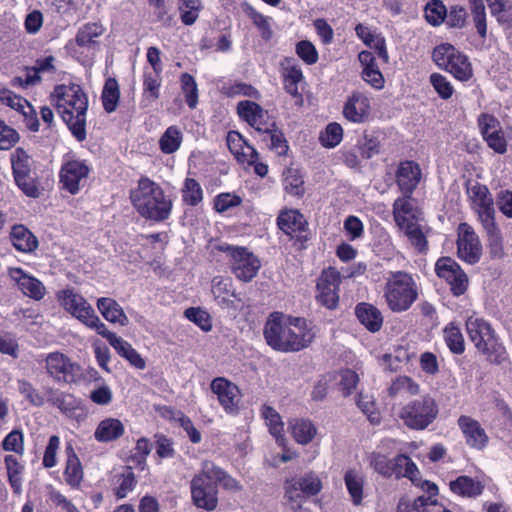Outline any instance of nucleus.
Instances as JSON below:
<instances>
[{
	"instance_id": "nucleus-1",
	"label": "nucleus",
	"mask_w": 512,
	"mask_h": 512,
	"mask_svg": "<svg viewBox=\"0 0 512 512\" xmlns=\"http://www.w3.org/2000/svg\"><path fill=\"white\" fill-rule=\"evenodd\" d=\"M315 331L305 318L272 313L264 327L267 344L275 351L298 352L307 348L315 338Z\"/></svg>"
},
{
	"instance_id": "nucleus-2",
	"label": "nucleus",
	"mask_w": 512,
	"mask_h": 512,
	"mask_svg": "<svg viewBox=\"0 0 512 512\" xmlns=\"http://www.w3.org/2000/svg\"><path fill=\"white\" fill-rule=\"evenodd\" d=\"M218 485L232 492L241 490L240 483L226 471L212 461H203L190 482L194 505L207 511L214 510L218 505Z\"/></svg>"
},
{
	"instance_id": "nucleus-3",
	"label": "nucleus",
	"mask_w": 512,
	"mask_h": 512,
	"mask_svg": "<svg viewBox=\"0 0 512 512\" xmlns=\"http://www.w3.org/2000/svg\"><path fill=\"white\" fill-rule=\"evenodd\" d=\"M57 111L78 141L86 139L88 97L78 85H59L51 95Z\"/></svg>"
},
{
	"instance_id": "nucleus-4",
	"label": "nucleus",
	"mask_w": 512,
	"mask_h": 512,
	"mask_svg": "<svg viewBox=\"0 0 512 512\" xmlns=\"http://www.w3.org/2000/svg\"><path fill=\"white\" fill-rule=\"evenodd\" d=\"M131 201L139 214L147 219L163 221L171 213L172 201L163 189L148 178H141L131 192Z\"/></svg>"
},
{
	"instance_id": "nucleus-5",
	"label": "nucleus",
	"mask_w": 512,
	"mask_h": 512,
	"mask_svg": "<svg viewBox=\"0 0 512 512\" xmlns=\"http://www.w3.org/2000/svg\"><path fill=\"white\" fill-rule=\"evenodd\" d=\"M468 196L478 219L485 230L491 253L499 255L502 250V236L495 222V209L492 195L486 185L475 183L468 187Z\"/></svg>"
},
{
	"instance_id": "nucleus-6",
	"label": "nucleus",
	"mask_w": 512,
	"mask_h": 512,
	"mask_svg": "<svg viewBox=\"0 0 512 512\" xmlns=\"http://www.w3.org/2000/svg\"><path fill=\"white\" fill-rule=\"evenodd\" d=\"M393 217L398 228L411 246L421 254L428 251L426 227L421 223V213L407 197H399L393 203Z\"/></svg>"
},
{
	"instance_id": "nucleus-7",
	"label": "nucleus",
	"mask_w": 512,
	"mask_h": 512,
	"mask_svg": "<svg viewBox=\"0 0 512 512\" xmlns=\"http://www.w3.org/2000/svg\"><path fill=\"white\" fill-rule=\"evenodd\" d=\"M418 295L419 288L411 274L404 271L389 273L384 284L383 297L392 312L402 313L409 310Z\"/></svg>"
},
{
	"instance_id": "nucleus-8",
	"label": "nucleus",
	"mask_w": 512,
	"mask_h": 512,
	"mask_svg": "<svg viewBox=\"0 0 512 512\" xmlns=\"http://www.w3.org/2000/svg\"><path fill=\"white\" fill-rule=\"evenodd\" d=\"M465 326L471 342L490 362L499 364L507 358L505 347L489 322L473 314L466 319Z\"/></svg>"
},
{
	"instance_id": "nucleus-9",
	"label": "nucleus",
	"mask_w": 512,
	"mask_h": 512,
	"mask_svg": "<svg viewBox=\"0 0 512 512\" xmlns=\"http://www.w3.org/2000/svg\"><path fill=\"white\" fill-rule=\"evenodd\" d=\"M438 415V404L430 395H424L404 405L399 417L404 424L413 430L427 428Z\"/></svg>"
},
{
	"instance_id": "nucleus-10",
	"label": "nucleus",
	"mask_w": 512,
	"mask_h": 512,
	"mask_svg": "<svg viewBox=\"0 0 512 512\" xmlns=\"http://www.w3.org/2000/svg\"><path fill=\"white\" fill-rule=\"evenodd\" d=\"M432 58L439 68L451 73L458 80L467 81L472 76L468 58L451 44L442 43L436 46Z\"/></svg>"
},
{
	"instance_id": "nucleus-11",
	"label": "nucleus",
	"mask_w": 512,
	"mask_h": 512,
	"mask_svg": "<svg viewBox=\"0 0 512 512\" xmlns=\"http://www.w3.org/2000/svg\"><path fill=\"white\" fill-rule=\"evenodd\" d=\"M57 296L64 309L87 328L97 332L104 325L93 307L79 293L72 289H65Z\"/></svg>"
},
{
	"instance_id": "nucleus-12",
	"label": "nucleus",
	"mask_w": 512,
	"mask_h": 512,
	"mask_svg": "<svg viewBox=\"0 0 512 512\" xmlns=\"http://www.w3.org/2000/svg\"><path fill=\"white\" fill-rule=\"evenodd\" d=\"M218 248L230 257L231 269L236 278L244 282H249L257 275L261 263L259 259L246 248L231 246L229 244H221Z\"/></svg>"
},
{
	"instance_id": "nucleus-13",
	"label": "nucleus",
	"mask_w": 512,
	"mask_h": 512,
	"mask_svg": "<svg viewBox=\"0 0 512 512\" xmlns=\"http://www.w3.org/2000/svg\"><path fill=\"white\" fill-rule=\"evenodd\" d=\"M45 371L57 383L76 382L80 366L61 352H51L44 358Z\"/></svg>"
},
{
	"instance_id": "nucleus-14",
	"label": "nucleus",
	"mask_w": 512,
	"mask_h": 512,
	"mask_svg": "<svg viewBox=\"0 0 512 512\" xmlns=\"http://www.w3.org/2000/svg\"><path fill=\"white\" fill-rule=\"evenodd\" d=\"M435 272L439 278L447 282L454 296H461L466 292L468 277L452 258H439L435 264Z\"/></svg>"
},
{
	"instance_id": "nucleus-15",
	"label": "nucleus",
	"mask_w": 512,
	"mask_h": 512,
	"mask_svg": "<svg viewBox=\"0 0 512 512\" xmlns=\"http://www.w3.org/2000/svg\"><path fill=\"white\" fill-rule=\"evenodd\" d=\"M90 168L85 161L65 159L60 170V183L71 194H77L84 187Z\"/></svg>"
},
{
	"instance_id": "nucleus-16",
	"label": "nucleus",
	"mask_w": 512,
	"mask_h": 512,
	"mask_svg": "<svg viewBox=\"0 0 512 512\" xmlns=\"http://www.w3.org/2000/svg\"><path fill=\"white\" fill-rule=\"evenodd\" d=\"M416 464L406 455L394 457L393 476L397 479L406 477L415 485L420 487L426 494L438 495V487L435 483L422 480L419 476Z\"/></svg>"
},
{
	"instance_id": "nucleus-17",
	"label": "nucleus",
	"mask_w": 512,
	"mask_h": 512,
	"mask_svg": "<svg viewBox=\"0 0 512 512\" xmlns=\"http://www.w3.org/2000/svg\"><path fill=\"white\" fill-rule=\"evenodd\" d=\"M457 253L460 259L469 264H475L480 260L481 244L473 228L467 223L459 225Z\"/></svg>"
},
{
	"instance_id": "nucleus-18",
	"label": "nucleus",
	"mask_w": 512,
	"mask_h": 512,
	"mask_svg": "<svg viewBox=\"0 0 512 512\" xmlns=\"http://www.w3.org/2000/svg\"><path fill=\"white\" fill-rule=\"evenodd\" d=\"M322 489V483L315 473H307L300 479L286 481L285 495L291 502L299 503L304 496H314Z\"/></svg>"
},
{
	"instance_id": "nucleus-19",
	"label": "nucleus",
	"mask_w": 512,
	"mask_h": 512,
	"mask_svg": "<svg viewBox=\"0 0 512 512\" xmlns=\"http://www.w3.org/2000/svg\"><path fill=\"white\" fill-rule=\"evenodd\" d=\"M237 114L259 133L273 129L274 122L269 119L267 111L254 101H240L237 104Z\"/></svg>"
},
{
	"instance_id": "nucleus-20",
	"label": "nucleus",
	"mask_w": 512,
	"mask_h": 512,
	"mask_svg": "<svg viewBox=\"0 0 512 512\" xmlns=\"http://www.w3.org/2000/svg\"><path fill=\"white\" fill-rule=\"evenodd\" d=\"M210 388L226 413L238 411L241 394L237 385L224 377H217L212 380Z\"/></svg>"
},
{
	"instance_id": "nucleus-21",
	"label": "nucleus",
	"mask_w": 512,
	"mask_h": 512,
	"mask_svg": "<svg viewBox=\"0 0 512 512\" xmlns=\"http://www.w3.org/2000/svg\"><path fill=\"white\" fill-rule=\"evenodd\" d=\"M339 273L332 268L324 270L317 282V300L328 309H333L338 303Z\"/></svg>"
},
{
	"instance_id": "nucleus-22",
	"label": "nucleus",
	"mask_w": 512,
	"mask_h": 512,
	"mask_svg": "<svg viewBox=\"0 0 512 512\" xmlns=\"http://www.w3.org/2000/svg\"><path fill=\"white\" fill-rule=\"evenodd\" d=\"M370 112V100L366 94L360 91H354L347 97L342 111L344 118L354 124L366 122Z\"/></svg>"
},
{
	"instance_id": "nucleus-23",
	"label": "nucleus",
	"mask_w": 512,
	"mask_h": 512,
	"mask_svg": "<svg viewBox=\"0 0 512 512\" xmlns=\"http://www.w3.org/2000/svg\"><path fill=\"white\" fill-rule=\"evenodd\" d=\"M457 423L469 447L482 450L487 446L489 441L488 435L477 420L470 416L462 415L458 418Z\"/></svg>"
},
{
	"instance_id": "nucleus-24",
	"label": "nucleus",
	"mask_w": 512,
	"mask_h": 512,
	"mask_svg": "<svg viewBox=\"0 0 512 512\" xmlns=\"http://www.w3.org/2000/svg\"><path fill=\"white\" fill-rule=\"evenodd\" d=\"M421 180V169L419 165L413 161H404L400 163L397 173L396 182L404 194L411 201V195Z\"/></svg>"
},
{
	"instance_id": "nucleus-25",
	"label": "nucleus",
	"mask_w": 512,
	"mask_h": 512,
	"mask_svg": "<svg viewBox=\"0 0 512 512\" xmlns=\"http://www.w3.org/2000/svg\"><path fill=\"white\" fill-rule=\"evenodd\" d=\"M211 292L217 304L223 309H236L240 301L229 277L216 276L211 282Z\"/></svg>"
},
{
	"instance_id": "nucleus-26",
	"label": "nucleus",
	"mask_w": 512,
	"mask_h": 512,
	"mask_svg": "<svg viewBox=\"0 0 512 512\" xmlns=\"http://www.w3.org/2000/svg\"><path fill=\"white\" fill-rule=\"evenodd\" d=\"M280 73L285 91L293 97L301 98L298 85L304 81V75L297 60L285 57L280 62Z\"/></svg>"
},
{
	"instance_id": "nucleus-27",
	"label": "nucleus",
	"mask_w": 512,
	"mask_h": 512,
	"mask_svg": "<svg viewBox=\"0 0 512 512\" xmlns=\"http://www.w3.org/2000/svg\"><path fill=\"white\" fill-rule=\"evenodd\" d=\"M437 495H421L413 500L402 497L397 505V512H452L435 498Z\"/></svg>"
},
{
	"instance_id": "nucleus-28",
	"label": "nucleus",
	"mask_w": 512,
	"mask_h": 512,
	"mask_svg": "<svg viewBox=\"0 0 512 512\" xmlns=\"http://www.w3.org/2000/svg\"><path fill=\"white\" fill-rule=\"evenodd\" d=\"M226 140L230 152L239 163L250 166L258 159L257 150L249 145L239 132H228Z\"/></svg>"
},
{
	"instance_id": "nucleus-29",
	"label": "nucleus",
	"mask_w": 512,
	"mask_h": 512,
	"mask_svg": "<svg viewBox=\"0 0 512 512\" xmlns=\"http://www.w3.org/2000/svg\"><path fill=\"white\" fill-rule=\"evenodd\" d=\"M11 278L18 284L19 289L24 295L40 300L45 295L44 285L35 277L27 275L21 268H11L9 270Z\"/></svg>"
},
{
	"instance_id": "nucleus-30",
	"label": "nucleus",
	"mask_w": 512,
	"mask_h": 512,
	"mask_svg": "<svg viewBox=\"0 0 512 512\" xmlns=\"http://www.w3.org/2000/svg\"><path fill=\"white\" fill-rule=\"evenodd\" d=\"M97 308L101 315L110 323L127 326L129 319L123 308L112 298L101 297L97 300Z\"/></svg>"
},
{
	"instance_id": "nucleus-31",
	"label": "nucleus",
	"mask_w": 512,
	"mask_h": 512,
	"mask_svg": "<svg viewBox=\"0 0 512 512\" xmlns=\"http://www.w3.org/2000/svg\"><path fill=\"white\" fill-rule=\"evenodd\" d=\"M355 32L365 45L376 51L378 57L381 58L383 62L388 63L389 55L384 37L380 34L373 33L369 27L363 24H358L355 27Z\"/></svg>"
},
{
	"instance_id": "nucleus-32",
	"label": "nucleus",
	"mask_w": 512,
	"mask_h": 512,
	"mask_svg": "<svg viewBox=\"0 0 512 512\" xmlns=\"http://www.w3.org/2000/svg\"><path fill=\"white\" fill-rule=\"evenodd\" d=\"M123 423L116 418L102 420L95 429L94 437L98 442L106 443L117 440L124 434Z\"/></svg>"
},
{
	"instance_id": "nucleus-33",
	"label": "nucleus",
	"mask_w": 512,
	"mask_h": 512,
	"mask_svg": "<svg viewBox=\"0 0 512 512\" xmlns=\"http://www.w3.org/2000/svg\"><path fill=\"white\" fill-rule=\"evenodd\" d=\"M10 238L13 246L20 252L30 253L38 247V240L24 225L12 227Z\"/></svg>"
},
{
	"instance_id": "nucleus-34",
	"label": "nucleus",
	"mask_w": 512,
	"mask_h": 512,
	"mask_svg": "<svg viewBox=\"0 0 512 512\" xmlns=\"http://www.w3.org/2000/svg\"><path fill=\"white\" fill-rule=\"evenodd\" d=\"M358 320L369 331L377 332L381 329L383 324V317L381 312L371 304L360 303L355 309Z\"/></svg>"
},
{
	"instance_id": "nucleus-35",
	"label": "nucleus",
	"mask_w": 512,
	"mask_h": 512,
	"mask_svg": "<svg viewBox=\"0 0 512 512\" xmlns=\"http://www.w3.org/2000/svg\"><path fill=\"white\" fill-rule=\"evenodd\" d=\"M449 487L454 494L468 498L479 496L484 488L480 481L464 475L450 481Z\"/></svg>"
},
{
	"instance_id": "nucleus-36",
	"label": "nucleus",
	"mask_w": 512,
	"mask_h": 512,
	"mask_svg": "<svg viewBox=\"0 0 512 512\" xmlns=\"http://www.w3.org/2000/svg\"><path fill=\"white\" fill-rule=\"evenodd\" d=\"M346 489L353 505L359 506L364 498V476L355 469H349L344 475Z\"/></svg>"
},
{
	"instance_id": "nucleus-37",
	"label": "nucleus",
	"mask_w": 512,
	"mask_h": 512,
	"mask_svg": "<svg viewBox=\"0 0 512 512\" xmlns=\"http://www.w3.org/2000/svg\"><path fill=\"white\" fill-rule=\"evenodd\" d=\"M305 223L303 215L294 209L282 211L277 219L278 227L288 235L303 231Z\"/></svg>"
},
{
	"instance_id": "nucleus-38",
	"label": "nucleus",
	"mask_w": 512,
	"mask_h": 512,
	"mask_svg": "<svg viewBox=\"0 0 512 512\" xmlns=\"http://www.w3.org/2000/svg\"><path fill=\"white\" fill-rule=\"evenodd\" d=\"M14 179L36 171L32 157L21 147L10 155Z\"/></svg>"
},
{
	"instance_id": "nucleus-39",
	"label": "nucleus",
	"mask_w": 512,
	"mask_h": 512,
	"mask_svg": "<svg viewBox=\"0 0 512 512\" xmlns=\"http://www.w3.org/2000/svg\"><path fill=\"white\" fill-rule=\"evenodd\" d=\"M295 441L305 445L310 443L316 435V427L307 419H293L289 423Z\"/></svg>"
},
{
	"instance_id": "nucleus-40",
	"label": "nucleus",
	"mask_w": 512,
	"mask_h": 512,
	"mask_svg": "<svg viewBox=\"0 0 512 512\" xmlns=\"http://www.w3.org/2000/svg\"><path fill=\"white\" fill-rule=\"evenodd\" d=\"M262 416L265 419L269 432L275 437L277 442L283 444L284 442V423L280 414L271 406L264 405L261 410Z\"/></svg>"
},
{
	"instance_id": "nucleus-41",
	"label": "nucleus",
	"mask_w": 512,
	"mask_h": 512,
	"mask_svg": "<svg viewBox=\"0 0 512 512\" xmlns=\"http://www.w3.org/2000/svg\"><path fill=\"white\" fill-rule=\"evenodd\" d=\"M183 141V134L177 126H169L159 139V147L164 154L176 152Z\"/></svg>"
},
{
	"instance_id": "nucleus-42",
	"label": "nucleus",
	"mask_w": 512,
	"mask_h": 512,
	"mask_svg": "<svg viewBox=\"0 0 512 512\" xmlns=\"http://www.w3.org/2000/svg\"><path fill=\"white\" fill-rule=\"evenodd\" d=\"M67 452L68 457L64 471L65 480L71 487H78L83 478L82 466L72 448H67Z\"/></svg>"
},
{
	"instance_id": "nucleus-43",
	"label": "nucleus",
	"mask_w": 512,
	"mask_h": 512,
	"mask_svg": "<svg viewBox=\"0 0 512 512\" xmlns=\"http://www.w3.org/2000/svg\"><path fill=\"white\" fill-rule=\"evenodd\" d=\"M15 183L18 188L30 198H39L43 194V187L39 181L37 172L26 174L20 178H15Z\"/></svg>"
},
{
	"instance_id": "nucleus-44",
	"label": "nucleus",
	"mask_w": 512,
	"mask_h": 512,
	"mask_svg": "<svg viewBox=\"0 0 512 512\" xmlns=\"http://www.w3.org/2000/svg\"><path fill=\"white\" fill-rule=\"evenodd\" d=\"M420 391L419 385L409 376H397L388 388L390 396L407 394L410 396L417 395Z\"/></svg>"
},
{
	"instance_id": "nucleus-45",
	"label": "nucleus",
	"mask_w": 512,
	"mask_h": 512,
	"mask_svg": "<svg viewBox=\"0 0 512 512\" xmlns=\"http://www.w3.org/2000/svg\"><path fill=\"white\" fill-rule=\"evenodd\" d=\"M444 340L450 351L454 354H462L465 350L464 338L458 326L453 323L443 330Z\"/></svg>"
},
{
	"instance_id": "nucleus-46",
	"label": "nucleus",
	"mask_w": 512,
	"mask_h": 512,
	"mask_svg": "<svg viewBox=\"0 0 512 512\" xmlns=\"http://www.w3.org/2000/svg\"><path fill=\"white\" fill-rule=\"evenodd\" d=\"M120 97L119 85L116 79L108 78L102 91V102L105 111L111 113L116 110Z\"/></svg>"
},
{
	"instance_id": "nucleus-47",
	"label": "nucleus",
	"mask_w": 512,
	"mask_h": 512,
	"mask_svg": "<svg viewBox=\"0 0 512 512\" xmlns=\"http://www.w3.org/2000/svg\"><path fill=\"white\" fill-rule=\"evenodd\" d=\"M104 32L102 25L97 23H88L84 25L76 34V43L81 47H90L96 44L94 38L101 36Z\"/></svg>"
},
{
	"instance_id": "nucleus-48",
	"label": "nucleus",
	"mask_w": 512,
	"mask_h": 512,
	"mask_svg": "<svg viewBox=\"0 0 512 512\" xmlns=\"http://www.w3.org/2000/svg\"><path fill=\"white\" fill-rule=\"evenodd\" d=\"M5 465L10 485L13 491L19 494L22 488L23 466L18 462L17 458L13 455H7L5 457Z\"/></svg>"
},
{
	"instance_id": "nucleus-49",
	"label": "nucleus",
	"mask_w": 512,
	"mask_h": 512,
	"mask_svg": "<svg viewBox=\"0 0 512 512\" xmlns=\"http://www.w3.org/2000/svg\"><path fill=\"white\" fill-rule=\"evenodd\" d=\"M222 93L227 97L246 96L253 99H260L259 91L252 85L244 82H231L223 85Z\"/></svg>"
},
{
	"instance_id": "nucleus-50",
	"label": "nucleus",
	"mask_w": 512,
	"mask_h": 512,
	"mask_svg": "<svg viewBox=\"0 0 512 512\" xmlns=\"http://www.w3.org/2000/svg\"><path fill=\"white\" fill-rule=\"evenodd\" d=\"M136 485V479L131 468H127L123 473L116 476L114 493L118 499L125 498Z\"/></svg>"
},
{
	"instance_id": "nucleus-51",
	"label": "nucleus",
	"mask_w": 512,
	"mask_h": 512,
	"mask_svg": "<svg viewBox=\"0 0 512 512\" xmlns=\"http://www.w3.org/2000/svg\"><path fill=\"white\" fill-rule=\"evenodd\" d=\"M96 333L107 339L109 344L123 358H125L133 349L129 342L117 336L114 332H111L105 324L102 327H100V329Z\"/></svg>"
},
{
	"instance_id": "nucleus-52",
	"label": "nucleus",
	"mask_w": 512,
	"mask_h": 512,
	"mask_svg": "<svg viewBox=\"0 0 512 512\" xmlns=\"http://www.w3.org/2000/svg\"><path fill=\"white\" fill-rule=\"evenodd\" d=\"M180 82L187 105L194 109L198 103V87L194 77L188 73H183Z\"/></svg>"
},
{
	"instance_id": "nucleus-53",
	"label": "nucleus",
	"mask_w": 512,
	"mask_h": 512,
	"mask_svg": "<svg viewBox=\"0 0 512 512\" xmlns=\"http://www.w3.org/2000/svg\"><path fill=\"white\" fill-rule=\"evenodd\" d=\"M182 198L190 206H196L202 201L203 190L195 179L187 178L185 180L182 188Z\"/></svg>"
},
{
	"instance_id": "nucleus-54",
	"label": "nucleus",
	"mask_w": 512,
	"mask_h": 512,
	"mask_svg": "<svg viewBox=\"0 0 512 512\" xmlns=\"http://www.w3.org/2000/svg\"><path fill=\"white\" fill-rule=\"evenodd\" d=\"M425 18L433 26L443 23L447 15V9L440 0H431L425 6Z\"/></svg>"
},
{
	"instance_id": "nucleus-55",
	"label": "nucleus",
	"mask_w": 512,
	"mask_h": 512,
	"mask_svg": "<svg viewBox=\"0 0 512 512\" xmlns=\"http://www.w3.org/2000/svg\"><path fill=\"white\" fill-rule=\"evenodd\" d=\"M143 78V97L151 100L158 99L161 73L145 71Z\"/></svg>"
},
{
	"instance_id": "nucleus-56",
	"label": "nucleus",
	"mask_w": 512,
	"mask_h": 512,
	"mask_svg": "<svg viewBox=\"0 0 512 512\" xmlns=\"http://www.w3.org/2000/svg\"><path fill=\"white\" fill-rule=\"evenodd\" d=\"M343 138V129L340 124L329 123L320 135V142L326 148L336 147Z\"/></svg>"
},
{
	"instance_id": "nucleus-57",
	"label": "nucleus",
	"mask_w": 512,
	"mask_h": 512,
	"mask_svg": "<svg viewBox=\"0 0 512 512\" xmlns=\"http://www.w3.org/2000/svg\"><path fill=\"white\" fill-rule=\"evenodd\" d=\"M384 369L396 372L408 363L409 354L403 348L396 349L391 354H385L382 358Z\"/></svg>"
},
{
	"instance_id": "nucleus-58",
	"label": "nucleus",
	"mask_w": 512,
	"mask_h": 512,
	"mask_svg": "<svg viewBox=\"0 0 512 512\" xmlns=\"http://www.w3.org/2000/svg\"><path fill=\"white\" fill-rule=\"evenodd\" d=\"M304 180L297 170L289 169L285 173L284 187L285 190L294 196H301L304 193Z\"/></svg>"
},
{
	"instance_id": "nucleus-59",
	"label": "nucleus",
	"mask_w": 512,
	"mask_h": 512,
	"mask_svg": "<svg viewBox=\"0 0 512 512\" xmlns=\"http://www.w3.org/2000/svg\"><path fill=\"white\" fill-rule=\"evenodd\" d=\"M295 52L307 65L315 64L319 58L316 47L308 40L299 41L296 44Z\"/></svg>"
},
{
	"instance_id": "nucleus-60",
	"label": "nucleus",
	"mask_w": 512,
	"mask_h": 512,
	"mask_svg": "<svg viewBox=\"0 0 512 512\" xmlns=\"http://www.w3.org/2000/svg\"><path fill=\"white\" fill-rule=\"evenodd\" d=\"M55 58L53 56H47L36 61L35 67L33 68V75H28L26 78L27 85H33L39 81V73L54 72Z\"/></svg>"
},
{
	"instance_id": "nucleus-61",
	"label": "nucleus",
	"mask_w": 512,
	"mask_h": 512,
	"mask_svg": "<svg viewBox=\"0 0 512 512\" xmlns=\"http://www.w3.org/2000/svg\"><path fill=\"white\" fill-rule=\"evenodd\" d=\"M19 139L18 132L0 119V150L11 149Z\"/></svg>"
},
{
	"instance_id": "nucleus-62",
	"label": "nucleus",
	"mask_w": 512,
	"mask_h": 512,
	"mask_svg": "<svg viewBox=\"0 0 512 512\" xmlns=\"http://www.w3.org/2000/svg\"><path fill=\"white\" fill-rule=\"evenodd\" d=\"M0 101L20 113L30 104L26 99L8 89L0 91Z\"/></svg>"
},
{
	"instance_id": "nucleus-63",
	"label": "nucleus",
	"mask_w": 512,
	"mask_h": 512,
	"mask_svg": "<svg viewBox=\"0 0 512 512\" xmlns=\"http://www.w3.org/2000/svg\"><path fill=\"white\" fill-rule=\"evenodd\" d=\"M394 458L389 459L382 454H373L371 457V465L374 470L384 477H393Z\"/></svg>"
},
{
	"instance_id": "nucleus-64",
	"label": "nucleus",
	"mask_w": 512,
	"mask_h": 512,
	"mask_svg": "<svg viewBox=\"0 0 512 512\" xmlns=\"http://www.w3.org/2000/svg\"><path fill=\"white\" fill-rule=\"evenodd\" d=\"M430 82L441 98L448 99L452 96L454 92L453 86L445 76L439 73H433L430 76Z\"/></svg>"
}]
</instances>
